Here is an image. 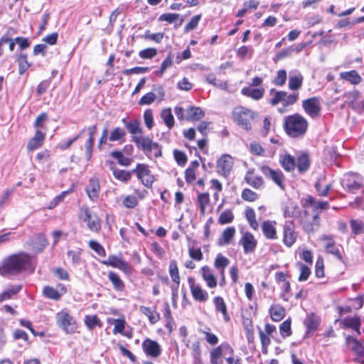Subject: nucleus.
Listing matches in <instances>:
<instances>
[{"instance_id": "nucleus-36", "label": "nucleus", "mask_w": 364, "mask_h": 364, "mask_svg": "<svg viewBox=\"0 0 364 364\" xmlns=\"http://www.w3.org/2000/svg\"><path fill=\"white\" fill-rule=\"evenodd\" d=\"M235 232L236 230L234 227H228L225 230H224L222 233L221 238H220L219 240V245H228L230 242L231 240L234 237Z\"/></svg>"}, {"instance_id": "nucleus-16", "label": "nucleus", "mask_w": 364, "mask_h": 364, "mask_svg": "<svg viewBox=\"0 0 364 364\" xmlns=\"http://www.w3.org/2000/svg\"><path fill=\"white\" fill-rule=\"evenodd\" d=\"M104 264L118 268L125 273L131 272V267L127 262L115 255H109L107 260L102 261Z\"/></svg>"}, {"instance_id": "nucleus-52", "label": "nucleus", "mask_w": 364, "mask_h": 364, "mask_svg": "<svg viewBox=\"0 0 364 364\" xmlns=\"http://www.w3.org/2000/svg\"><path fill=\"white\" fill-rule=\"evenodd\" d=\"M234 220V214L231 210H225L220 215L218 218V223L225 225L230 223Z\"/></svg>"}, {"instance_id": "nucleus-12", "label": "nucleus", "mask_w": 364, "mask_h": 364, "mask_svg": "<svg viewBox=\"0 0 364 364\" xmlns=\"http://www.w3.org/2000/svg\"><path fill=\"white\" fill-rule=\"evenodd\" d=\"M229 351L230 355H233L234 350L227 343H223L217 348L210 351V363L211 364H222L223 360L220 357L223 352Z\"/></svg>"}, {"instance_id": "nucleus-56", "label": "nucleus", "mask_w": 364, "mask_h": 364, "mask_svg": "<svg viewBox=\"0 0 364 364\" xmlns=\"http://www.w3.org/2000/svg\"><path fill=\"white\" fill-rule=\"evenodd\" d=\"M287 80V72L284 70H279L277 76L273 79L272 83L277 86H283Z\"/></svg>"}, {"instance_id": "nucleus-41", "label": "nucleus", "mask_w": 364, "mask_h": 364, "mask_svg": "<svg viewBox=\"0 0 364 364\" xmlns=\"http://www.w3.org/2000/svg\"><path fill=\"white\" fill-rule=\"evenodd\" d=\"M269 313L274 321H279L284 318L285 310L282 306L275 305L270 308Z\"/></svg>"}, {"instance_id": "nucleus-38", "label": "nucleus", "mask_w": 364, "mask_h": 364, "mask_svg": "<svg viewBox=\"0 0 364 364\" xmlns=\"http://www.w3.org/2000/svg\"><path fill=\"white\" fill-rule=\"evenodd\" d=\"M247 183L255 188H260L264 183L263 178L259 176H254L252 173L248 172L245 176Z\"/></svg>"}, {"instance_id": "nucleus-55", "label": "nucleus", "mask_w": 364, "mask_h": 364, "mask_svg": "<svg viewBox=\"0 0 364 364\" xmlns=\"http://www.w3.org/2000/svg\"><path fill=\"white\" fill-rule=\"evenodd\" d=\"M132 172L135 173L138 178L141 180L145 178L146 176L149 175L150 171L146 165L138 164L136 168L132 170Z\"/></svg>"}, {"instance_id": "nucleus-40", "label": "nucleus", "mask_w": 364, "mask_h": 364, "mask_svg": "<svg viewBox=\"0 0 364 364\" xmlns=\"http://www.w3.org/2000/svg\"><path fill=\"white\" fill-rule=\"evenodd\" d=\"M303 76L301 73L290 75L289 79V88L291 90H297L302 86Z\"/></svg>"}, {"instance_id": "nucleus-42", "label": "nucleus", "mask_w": 364, "mask_h": 364, "mask_svg": "<svg viewBox=\"0 0 364 364\" xmlns=\"http://www.w3.org/2000/svg\"><path fill=\"white\" fill-rule=\"evenodd\" d=\"M108 278L112 283L115 290L122 291L124 289V284L117 274L113 272H109L108 274Z\"/></svg>"}, {"instance_id": "nucleus-50", "label": "nucleus", "mask_w": 364, "mask_h": 364, "mask_svg": "<svg viewBox=\"0 0 364 364\" xmlns=\"http://www.w3.org/2000/svg\"><path fill=\"white\" fill-rule=\"evenodd\" d=\"M352 232L355 235H360L364 232V221L358 219H352L350 221Z\"/></svg>"}, {"instance_id": "nucleus-64", "label": "nucleus", "mask_w": 364, "mask_h": 364, "mask_svg": "<svg viewBox=\"0 0 364 364\" xmlns=\"http://www.w3.org/2000/svg\"><path fill=\"white\" fill-rule=\"evenodd\" d=\"M122 204L127 208H134L138 205V200L134 196H127L124 198Z\"/></svg>"}, {"instance_id": "nucleus-1", "label": "nucleus", "mask_w": 364, "mask_h": 364, "mask_svg": "<svg viewBox=\"0 0 364 364\" xmlns=\"http://www.w3.org/2000/svg\"><path fill=\"white\" fill-rule=\"evenodd\" d=\"M31 265V257L25 253L14 255L6 258L0 267V274L14 275L27 269Z\"/></svg>"}, {"instance_id": "nucleus-37", "label": "nucleus", "mask_w": 364, "mask_h": 364, "mask_svg": "<svg viewBox=\"0 0 364 364\" xmlns=\"http://www.w3.org/2000/svg\"><path fill=\"white\" fill-rule=\"evenodd\" d=\"M22 289L21 285H15L10 287L7 290L0 294V303L9 300L13 297V296L17 294Z\"/></svg>"}, {"instance_id": "nucleus-34", "label": "nucleus", "mask_w": 364, "mask_h": 364, "mask_svg": "<svg viewBox=\"0 0 364 364\" xmlns=\"http://www.w3.org/2000/svg\"><path fill=\"white\" fill-rule=\"evenodd\" d=\"M341 77L346 81L350 82L353 85H358L362 80L361 77L355 70L341 73Z\"/></svg>"}, {"instance_id": "nucleus-33", "label": "nucleus", "mask_w": 364, "mask_h": 364, "mask_svg": "<svg viewBox=\"0 0 364 364\" xmlns=\"http://www.w3.org/2000/svg\"><path fill=\"white\" fill-rule=\"evenodd\" d=\"M310 166V159L306 154H302L296 161V167L299 173H304Z\"/></svg>"}, {"instance_id": "nucleus-26", "label": "nucleus", "mask_w": 364, "mask_h": 364, "mask_svg": "<svg viewBox=\"0 0 364 364\" xmlns=\"http://www.w3.org/2000/svg\"><path fill=\"white\" fill-rule=\"evenodd\" d=\"M107 164H109L110 169L112 171L114 176L123 182H127L131 178V173L124 170H120L115 167L114 164L112 161H106Z\"/></svg>"}, {"instance_id": "nucleus-44", "label": "nucleus", "mask_w": 364, "mask_h": 364, "mask_svg": "<svg viewBox=\"0 0 364 364\" xmlns=\"http://www.w3.org/2000/svg\"><path fill=\"white\" fill-rule=\"evenodd\" d=\"M161 117L169 129L174 126V118L171 108L163 109L161 113Z\"/></svg>"}, {"instance_id": "nucleus-21", "label": "nucleus", "mask_w": 364, "mask_h": 364, "mask_svg": "<svg viewBox=\"0 0 364 364\" xmlns=\"http://www.w3.org/2000/svg\"><path fill=\"white\" fill-rule=\"evenodd\" d=\"M87 130L89 132V138L87 139L85 144V152L87 160L90 161L92 155L95 135L97 133V126L92 125L91 127H89L87 128Z\"/></svg>"}, {"instance_id": "nucleus-53", "label": "nucleus", "mask_w": 364, "mask_h": 364, "mask_svg": "<svg viewBox=\"0 0 364 364\" xmlns=\"http://www.w3.org/2000/svg\"><path fill=\"white\" fill-rule=\"evenodd\" d=\"M111 156L117 159L119 164L122 166H128L132 162V160L129 158L124 156L119 151H112L111 153Z\"/></svg>"}, {"instance_id": "nucleus-62", "label": "nucleus", "mask_w": 364, "mask_h": 364, "mask_svg": "<svg viewBox=\"0 0 364 364\" xmlns=\"http://www.w3.org/2000/svg\"><path fill=\"white\" fill-rule=\"evenodd\" d=\"M157 54V50L154 48H149L141 50L139 53L140 58L143 59H151Z\"/></svg>"}, {"instance_id": "nucleus-9", "label": "nucleus", "mask_w": 364, "mask_h": 364, "mask_svg": "<svg viewBox=\"0 0 364 364\" xmlns=\"http://www.w3.org/2000/svg\"><path fill=\"white\" fill-rule=\"evenodd\" d=\"M260 171L266 177L273 181L282 189H284V176L280 170H273L269 166H262L260 167Z\"/></svg>"}, {"instance_id": "nucleus-13", "label": "nucleus", "mask_w": 364, "mask_h": 364, "mask_svg": "<svg viewBox=\"0 0 364 364\" xmlns=\"http://www.w3.org/2000/svg\"><path fill=\"white\" fill-rule=\"evenodd\" d=\"M296 240L294 224L292 221L286 222L283 228V242L288 247H291Z\"/></svg>"}, {"instance_id": "nucleus-22", "label": "nucleus", "mask_w": 364, "mask_h": 364, "mask_svg": "<svg viewBox=\"0 0 364 364\" xmlns=\"http://www.w3.org/2000/svg\"><path fill=\"white\" fill-rule=\"evenodd\" d=\"M348 347L357 355L364 357V341L361 342L351 336L346 338Z\"/></svg>"}, {"instance_id": "nucleus-15", "label": "nucleus", "mask_w": 364, "mask_h": 364, "mask_svg": "<svg viewBox=\"0 0 364 364\" xmlns=\"http://www.w3.org/2000/svg\"><path fill=\"white\" fill-rule=\"evenodd\" d=\"M27 245L36 253L41 252L48 245V240L43 234H37L27 242Z\"/></svg>"}, {"instance_id": "nucleus-43", "label": "nucleus", "mask_w": 364, "mask_h": 364, "mask_svg": "<svg viewBox=\"0 0 364 364\" xmlns=\"http://www.w3.org/2000/svg\"><path fill=\"white\" fill-rule=\"evenodd\" d=\"M280 164L283 168L287 171L294 170L296 166L294 159L289 154H285L280 159Z\"/></svg>"}, {"instance_id": "nucleus-49", "label": "nucleus", "mask_w": 364, "mask_h": 364, "mask_svg": "<svg viewBox=\"0 0 364 364\" xmlns=\"http://www.w3.org/2000/svg\"><path fill=\"white\" fill-rule=\"evenodd\" d=\"M245 217L250 224V226L255 230H257L259 225L256 220L255 210L252 208H247L246 209Z\"/></svg>"}, {"instance_id": "nucleus-25", "label": "nucleus", "mask_w": 364, "mask_h": 364, "mask_svg": "<svg viewBox=\"0 0 364 364\" xmlns=\"http://www.w3.org/2000/svg\"><path fill=\"white\" fill-rule=\"evenodd\" d=\"M205 115L203 110L194 106H190L186 109V119L187 121H198Z\"/></svg>"}, {"instance_id": "nucleus-59", "label": "nucleus", "mask_w": 364, "mask_h": 364, "mask_svg": "<svg viewBox=\"0 0 364 364\" xmlns=\"http://www.w3.org/2000/svg\"><path fill=\"white\" fill-rule=\"evenodd\" d=\"M173 65V60L171 54L168 55L166 59L162 62L160 70L156 72V75L159 77H162L165 70L171 68Z\"/></svg>"}, {"instance_id": "nucleus-8", "label": "nucleus", "mask_w": 364, "mask_h": 364, "mask_svg": "<svg viewBox=\"0 0 364 364\" xmlns=\"http://www.w3.org/2000/svg\"><path fill=\"white\" fill-rule=\"evenodd\" d=\"M302 107L305 112L312 118L318 117L321 109L320 100L316 97L304 100Z\"/></svg>"}, {"instance_id": "nucleus-35", "label": "nucleus", "mask_w": 364, "mask_h": 364, "mask_svg": "<svg viewBox=\"0 0 364 364\" xmlns=\"http://www.w3.org/2000/svg\"><path fill=\"white\" fill-rule=\"evenodd\" d=\"M342 323L345 327L352 328L354 331H357L358 334H360V320L358 316L354 317H347L345 318L342 321Z\"/></svg>"}, {"instance_id": "nucleus-19", "label": "nucleus", "mask_w": 364, "mask_h": 364, "mask_svg": "<svg viewBox=\"0 0 364 364\" xmlns=\"http://www.w3.org/2000/svg\"><path fill=\"white\" fill-rule=\"evenodd\" d=\"M132 141H134L139 148L144 151H151L152 149L157 148L158 144L154 142L149 137H143L142 136H133Z\"/></svg>"}, {"instance_id": "nucleus-28", "label": "nucleus", "mask_w": 364, "mask_h": 364, "mask_svg": "<svg viewBox=\"0 0 364 364\" xmlns=\"http://www.w3.org/2000/svg\"><path fill=\"white\" fill-rule=\"evenodd\" d=\"M241 93L255 100H259L263 97L264 95V88H252L251 87H243L241 90Z\"/></svg>"}, {"instance_id": "nucleus-4", "label": "nucleus", "mask_w": 364, "mask_h": 364, "mask_svg": "<svg viewBox=\"0 0 364 364\" xmlns=\"http://www.w3.org/2000/svg\"><path fill=\"white\" fill-rule=\"evenodd\" d=\"M317 203L318 201L310 196L306 199V203L314 208L311 215L309 210L306 209L304 216L301 218V223L306 232H313L318 226V215L315 210Z\"/></svg>"}, {"instance_id": "nucleus-58", "label": "nucleus", "mask_w": 364, "mask_h": 364, "mask_svg": "<svg viewBox=\"0 0 364 364\" xmlns=\"http://www.w3.org/2000/svg\"><path fill=\"white\" fill-rule=\"evenodd\" d=\"M259 336L262 343V353L266 354L267 353L268 346L271 343L270 338L269 337V335L265 334V333L262 331L261 329H259Z\"/></svg>"}, {"instance_id": "nucleus-54", "label": "nucleus", "mask_w": 364, "mask_h": 364, "mask_svg": "<svg viewBox=\"0 0 364 364\" xmlns=\"http://www.w3.org/2000/svg\"><path fill=\"white\" fill-rule=\"evenodd\" d=\"M43 292L45 296L50 299L59 300L61 297L58 291L50 286L45 287Z\"/></svg>"}, {"instance_id": "nucleus-20", "label": "nucleus", "mask_w": 364, "mask_h": 364, "mask_svg": "<svg viewBox=\"0 0 364 364\" xmlns=\"http://www.w3.org/2000/svg\"><path fill=\"white\" fill-rule=\"evenodd\" d=\"M190 283V289L191 294L193 297V299L200 302H205L208 299V292L205 290H203L200 286L198 284H195V282L191 279H188Z\"/></svg>"}, {"instance_id": "nucleus-60", "label": "nucleus", "mask_w": 364, "mask_h": 364, "mask_svg": "<svg viewBox=\"0 0 364 364\" xmlns=\"http://www.w3.org/2000/svg\"><path fill=\"white\" fill-rule=\"evenodd\" d=\"M85 323L89 329H92L95 326H100V321L96 315L86 316L85 318Z\"/></svg>"}, {"instance_id": "nucleus-10", "label": "nucleus", "mask_w": 364, "mask_h": 364, "mask_svg": "<svg viewBox=\"0 0 364 364\" xmlns=\"http://www.w3.org/2000/svg\"><path fill=\"white\" fill-rule=\"evenodd\" d=\"M81 212L84 214V220L87 223L88 228L93 232H99L101 229L100 221L97 215L92 213L87 207H82Z\"/></svg>"}, {"instance_id": "nucleus-30", "label": "nucleus", "mask_w": 364, "mask_h": 364, "mask_svg": "<svg viewBox=\"0 0 364 364\" xmlns=\"http://www.w3.org/2000/svg\"><path fill=\"white\" fill-rule=\"evenodd\" d=\"M45 139V134L39 130H37L35 133V136L30 139L27 144V149L28 151H33L39 148Z\"/></svg>"}, {"instance_id": "nucleus-5", "label": "nucleus", "mask_w": 364, "mask_h": 364, "mask_svg": "<svg viewBox=\"0 0 364 364\" xmlns=\"http://www.w3.org/2000/svg\"><path fill=\"white\" fill-rule=\"evenodd\" d=\"M362 177L353 173H348L343 176L341 184L342 187L350 193H355L362 187Z\"/></svg>"}, {"instance_id": "nucleus-48", "label": "nucleus", "mask_w": 364, "mask_h": 364, "mask_svg": "<svg viewBox=\"0 0 364 364\" xmlns=\"http://www.w3.org/2000/svg\"><path fill=\"white\" fill-rule=\"evenodd\" d=\"M122 121L130 134H134V136H136V134H141L142 130L140 128V123L138 120L126 122L125 119H123Z\"/></svg>"}, {"instance_id": "nucleus-46", "label": "nucleus", "mask_w": 364, "mask_h": 364, "mask_svg": "<svg viewBox=\"0 0 364 364\" xmlns=\"http://www.w3.org/2000/svg\"><path fill=\"white\" fill-rule=\"evenodd\" d=\"M18 64V73L23 75L31 66L27 60V55L21 53L16 59Z\"/></svg>"}, {"instance_id": "nucleus-7", "label": "nucleus", "mask_w": 364, "mask_h": 364, "mask_svg": "<svg viewBox=\"0 0 364 364\" xmlns=\"http://www.w3.org/2000/svg\"><path fill=\"white\" fill-rule=\"evenodd\" d=\"M56 323L66 333H73L77 329L74 318L65 311H60L56 314Z\"/></svg>"}, {"instance_id": "nucleus-29", "label": "nucleus", "mask_w": 364, "mask_h": 364, "mask_svg": "<svg viewBox=\"0 0 364 364\" xmlns=\"http://www.w3.org/2000/svg\"><path fill=\"white\" fill-rule=\"evenodd\" d=\"M200 272L203 279L206 282L208 287L214 288L217 286V281L212 272V269L208 267L204 266L200 269Z\"/></svg>"}, {"instance_id": "nucleus-6", "label": "nucleus", "mask_w": 364, "mask_h": 364, "mask_svg": "<svg viewBox=\"0 0 364 364\" xmlns=\"http://www.w3.org/2000/svg\"><path fill=\"white\" fill-rule=\"evenodd\" d=\"M270 92H274V97L270 100L272 105H277L279 103H282L284 107L293 105L299 99V94L297 92L287 95L284 91H277L272 89Z\"/></svg>"}, {"instance_id": "nucleus-51", "label": "nucleus", "mask_w": 364, "mask_h": 364, "mask_svg": "<svg viewBox=\"0 0 364 364\" xmlns=\"http://www.w3.org/2000/svg\"><path fill=\"white\" fill-rule=\"evenodd\" d=\"M210 202V197L208 193H199L198 195V203L200 213L205 215L206 205Z\"/></svg>"}, {"instance_id": "nucleus-2", "label": "nucleus", "mask_w": 364, "mask_h": 364, "mask_svg": "<svg viewBox=\"0 0 364 364\" xmlns=\"http://www.w3.org/2000/svg\"><path fill=\"white\" fill-rule=\"evenodd\" d=\"M284 126L289 136L298 137L305 134L308 122L304 117L299 114H294L285 118Z\"/></svg>"}, {"instance_id": "nucleus-3", "label": "nucleus", "mask_w": 364, "mask_h": 364, "mask_svg": "<svg viewBox=\"0 0 364 364\" xmlns=\"http://www.w3.org/2000/svg\"><path fill=\"white\" fill-rule=\"evenodd\" d=\"M256 117V112L241 106L235 107L232 111V119L234 122L246 131L252 129L251 122Z\"/></svg>"}, {"instance_id": "nucleus-31", "label": "nucleus", "mask_w": 364, "mask_h": 364, "mask_svg": "<svg viewBox=\"0 0 364 364\" xmlns=\"http://www.w3.org/2000/svg\"><path fill=\"white\" fill-rule=\"evenodd\" d=\"M213 303L215 306L216 311L220 312L225 321H229L230 320V316L228 315L227 306L224 299L221 296H215L213 299Z\"/></svg>"}, {"instance_id": "nucleus-32", "label": "nucleus", "mask_w": 364, "mask_h": 364, "mask_svg": "<svg viewBox=\"0 0 364 364\" xmlns=\"http://www.w3.org/2000/svg\"><path fill=\"white\" fill-rule=\"evenodd\" d=\"M230 264V260L222 255L218 254L214 261V266L216 269L220 271V274L223 278H224L225 268Z\"/></svg>"}, {"instance_id": "nucleus-47", "label": "nucleus", "mask_w": 364, "mask_h": 364, "mask_svg": "<svg viewBox=\"0 0 364 364\" xmlns=\"http://www.w3.org/2000/svg\"><path fill=\"white\" fill-rule=\"evenodd\" d=\"M169 274L172 281L177 285L180 283V276L177 262L176 260H171L169 264Z\"/></svg>"}, {"instance_id": "nucleus-18", "label": "nucleus", "mask_w": 364, "mask_h": 364, "mask_svg": "<svg viewBox=\"0 0 364 364\" xmlns=\"http://www.w3.org/2000/svg\"><path fill=\"white\" fill-rule=\"evenodd\" d=\"M240 243L243 247L244 252L245 254H249L254 252L257 242L252 233L246 232L241 237Z\"/></svg>"}, {"instance_id": "nucleus-63", "label": "nucleus", "mask_w": 364, "mask_h": 364, "mask_svg": "<svg viewBox=\"0 0 364 364\" xmlns=\"http://www.w3.org/2000/svg\"><path fill=\"white\" fill-rule=\"evenodd\" d=\"M242 198L247 201H255L258 198V195L249 188H245L242 192Z\"/></svg>"}, {"instance_id": "nucleus-27", "label": "nucleus", "mask_w": 364, "mask_h": 364, "mask_svg": "<svg viewBox=\"0 0 364 364\" xmlns=\"http://www.w3.org/2000/svg\"><path fill=\"white\" fill-rule=\"evenodd\" d=\"M274 221L266 220L262 225V230L264 236L270 240L277 238V231Z\"/></svg>"}, {"instance_id": "nucleus-45", "label": "nucleus", "mask_w": 364, "mask_h": 364, "mask_svg": "<svg viewBox=\"0 0 364 364\" xmlns=\"http://www.w3.org/2000/svg\"><path fill=\"white\" fill-rule=\"evenodd\" d=\"M140 311L146 315L151 323L154 324L159 321L160 316L158 313H154L149 307L141 306L139 308Z\"/></svg>"}, {"instance_id": "nucleus-23", "label": "nucleus", "mask_w": 364, "mask_h": 364, "mask_svg": "<svg viewBox=\"0 0 364 364\" xmlns=\"http://www.w3.org/2000/svg\"><path fill=\"white\" fill-rule=\"evenodd\" d=\"M100 190V183L97 178H92L89 181V184L85 188V191L92 201H95L99 197Z\"/></svg>"}, {"instance_id": "nucleus-17", "label": "nucleus", "mask_w": 364, "mask_h": 364, "mask_svg": "<svg viewBox=\"0 0 364 364\" xmlns=\"http://www.w3.org/2000/svg\"><path fill=\"white\" fill-rule=\"evenodd\" d=\"M320 318L314 313H311L306 318L304 325L306 328L305 337L309 338L315 332L320 324Z\"/></svg>"}, {"instance_id": "nucleus-14", "label": "nucleus", "mask_w": 364, "mask_h": 364, "mask_svg": "<svg viewBox=\"0 0 364 364\" xmlns=\"http://www.w3.org/2000/svg\"><path fill=\"white\" fill-rule=\"evenodd\" d=\"M142 348L146 355L157 358L161 354V348L155 341L150 338L145 339L142 343Z\"/></svg>"}, {"instance_id": "nucleus-11", "label": "nucleus", "mask_w": 364, "mask_h": 364, "mask_svg": "<svg viewBox=\"0 0 364 364\" xmlns=\"http://www.w3.org/2000/svg\"><path fill=\"white\" fill-rule=\"evenodd\" d=\"M233 166V159L228 154L223 155L217 161V169L219 174L223 176H228Z\"/></svg>"}, {"instance_id": "nucleus-39", "label": "nucleus", "mask_w": 364, "mask_h": 364, "mask_svg": "<svg viewBox=\"0 0 364 364\" xmlns=\"http://www.w3.org/2000/svg\"><path fill=\"white\" fill-rule=\"evenodd\" d=\"M125 136L126 132L124 129L121 127H116L110 132L109 141L124 142L125 141Z\"/></svg>"}, {"instance_id": "nucleus-57", "label": "nucleus", "mask_w": 364, "mask_h": 364, "mask_svg": "<svg viewBox=\"0 0 364 364\" xmlns=\"http://www.w3.org/2000/svg\"><path fill=\"white\" fill-rule=\"evenodd\" d=\"M279 331L282 336L286 338L291 335V320L287 319L279 326Z\"/></svg>"}, {"instance_id": "nucleus-24", "label": "nucleus", "mask_w": 364, "mask_h": 364, "mask_svg": "<svg viewBox=\"0 0 364 364\" xmlns=\"http://www.w3.org/2000/svg\"><path fill=\"white\" fill-rule=\"evenodd\" d=\"M283 213L285 218H297L301 215V210L296 203L289 201L283 208Z\"/></svg>"}, {"instance_id": "nucleus-61", "label": "nucleus", "mask_w": 364, "mask_h": 364, "mask_svg": "<svg viewBox=\"0 0 364 364\" xmlns=\"http://www.w3.org/2000/svg\"><path fill=\"white\" fill-rule=\"evenodd\" d=\"M298 265L299 266V270H300V274L299 277V282H304L306 281L311 274V269L309 267L306 265L299 263Z\"/></svg>"}]
</instances>
